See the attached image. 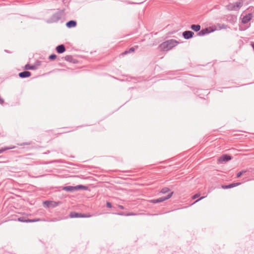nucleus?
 Masks as SVG:
<instances>
[{
	"label": "nucleus",
	"mask_w": 254,
	"mask_h": 254,
	"mask_svg": "<svg viewBox=\"0 0 254 254\" xmlns=\"http://www.w3.org/2000/svg\"><path fill=\"white\" fill-rule=\"evenodd\" d=\"M75 188H76V190H87L88 189L87 187L84 186L83 185H78V186H75Z\"/></svg>",
	"instance_id": "4468645a"
},
{
	"label": "nucleus",
	"mask_w": 254,
	"mask_h": 254,
	"mask_svg": "<svg viewBox=\"0 0 254 254\" xmlns=\"http://www.w3.org/2000/svg\"><path fill=\"white\" fill-rule=\"evenodd\" d=\"M179 42L175 40L171 39L162 43L160 46L159 48L161 51H168L177 46Z\"/></svg>",
	"instance_id": "f257e3e1"
},
{
	"label": "nucleus",
	"mask_w": 254,
	"mask_h": 254,
	"mask_svg": "<svg viewBox=\"0 0 254 254\" xmlns=\"http://www.w3.org/2000/svg\"><path fill=\"white\" fill-rule=\"evenodd\" d=\"M204 197H203H203H200L199 199H198L196 200L194 202V203H196V202H198L199 200H201V199H203Z\"/></svg>",
	"instance_id": "cd10ccee"
},
{
	"label": "nucleus",
	"mask_w": 254,
	"mask_h": 254,
	"mask_svg": "<svg viewBox=\"0 0 254 254\" xmlns=\"http://www.w3.org/2000/svg\"><path fill=\"white\" fill-rule=\"evenodd\" d=\"M194 33L190 31H187L183 32V36L185 39H189L192 37Z\"/></svg>",
	"instance_id": "6e6552de"
},
{
	"label": "nucleus",
	"mask_w": 254,
	"mask_h": 254,
	"mask_svg": "<svg viewBox=\"0 0 254 254\" xmlns=\"http://www.w3.org/2000/svg\"><path fill=\"white\" fill-rule=\"evenodd\" d=\"M191 28L195 31H198L200 29V26L199 25H192Z\"/></svg>",
	"instance_id": "2eb2a0df"
},
{
	"label": "nucleus",
	"mask_w": 254,
	"mask_h": 254,
	"mask_svg": "<svg viewBox=\"0 0 254 254\" xmlns=\"http://www.w3.org/2000/svg\"><path fill=\"white\" fill-rule=\"evenodd\" d=\"M200 196V194L199 193H197V194H195V195H194L192 197V198L193 199H195L197 197H199Z\"/></svg>",
	"instance_id": "5701e85b"
},
{
	"label": "nucleus",
	"mask_w": 254,
	"mask_h": 254,
	"mask_svg": "<svg viewBox=\"0 0 254 254\" xmlns=\"http://www.w3.org/2000/svg\"><path fill=\"white\" fill-rule=\"evenodd\" d=\"M241 184L240 183H233L229 185V189L237 187Z\"/></svg>",
	"instance_id": "f3484780"
},
{
	"label": "nucleus",
	"mask_w": 254,
	"mask_h": 254,
	"mask_svg": "<svg viewBox=\"0 0 254 254\" xmlns=\"http://www.w3.org/2000/svg\"><path fill=\"white\" fill-rule=\"evenodd\" d=\"M18 221L22 222H26L25 220H24L22 218H18Z\"/></svg>",
	"instance_id": "b1692460"
},
{
	"label": "nucleus",
	"mask_w": 254,
	"mask_h": 254,
	"mask_svg": "<svg viewBox=\"0 0 254 254\" xmlns=\"http://www.w3.org/2000/svg\"><path fill=\"white\" fill-rule=\"evenodd\" d=\"M253 18V14L252 13H249L246 15L244 16L242 18V22L244 24H246L250 21Z\"/></svg>",
	"instance_id": "0eeeda50"
},
{
	"label": "nucleus",
	"mask_w": 254,
	"mask_h": 254,
	"mask_svg": "<svg viewBox=\"0 0 254 254\" xmlns=\"http://www.w3.org/2000/svg\"><path fill=\"white\" fill-rule=\"evenodd\" d=\"M26 69H33V67L28 64L26 65L25 66Z\"/></svg>",
	"instance_id": "a878e982"
},
{
	"label": "nucleus",
	"mask_w": 254,
	"mask_h": 254,
	"mask_svg": "<svg viewBox=\"0 0 254 254\" xmlns=\"http://www.w3.org/2000/svg\"><path fill=\"white\" fill-rule=\"evenodd\" d=\"M31 75V73L29 71H23L19 73V76L21 78L28 77Z\"/></svg>",
	"instance_id": "1a4fd4ad"
},
{
	"label": "nucleus",
	"mask_w": 254,
	"mask_h": 254,
	"mask_svg": "<svg viewBox=\"0 0 254 254\" xmlns=\"http://www.w3.org/2000/svg\"><path fill=\"white\" fill-rule=\"evenodd\" d=\"M39 221H40L39 219L25 220L26 222H38Z\"/></svg>",
	"instance_id": "a211bd4d"
},
{
	"label": "nucleus",
	"mask_w": 254,
	"mask_h": 254,
	"mask_svg": "<svg viewBox=\"0 0 254 254\" xmlns=\"http://www.w3.org/2000/svg\"><path fill=\"white\" fill-rule=\"evenodd\" d=\"M135 214L133 213H127V214H126L125 215L126 216H132V215H135Z\"/></svg>",
	"instance_id": "bb28decb"
},
{
	"label": "nucleus",
	"mask_w": 254,
	"mask_h": 254,
	"mask_svg": "<svg viewBox=\"0 0 254 254\" xmlns=\"http://www.w3.org/2000/svg\"><path fill=\"white\" fill-rule=\"evenodd\" d=\"M221 188L223 189H229V185H222Z\"/></svg>",
	"instance_id": "4be33fe9"
},
{
	"label": "nucleus",
	"mask_w": 254,
	"mask_h": 254,
	"mask_svg": "<svg viewBox=\"0 0 254 254\" xmlns=\"http://www.w3.org/2000/svg\"><path fill=\"white\" fill-rule=\"evenodd\" d=\"M226 26L224 24H217L216 25H214L209 27H208V30L210 33L213 32L217 30H220L222 29L225 28Z\"/></svg>",
	"instance_id": "7ed1b4c3"
},
{
	"label": "nucleus",
	"mask_w": 254,
	"mask_h": 254,
	"mask_svg": "<svg viewBox=\"0 0 254 254\" xmlns=\"http://www.w3.org/2000/svg\"><path fill=\"white\" fill-rule=\"evenodd\" d=\"M170 191V190L169 189L167 188H163L162 190H161V192L162 193H167L168 192H169Z\"/></svg>",
	"instance_id": "6ab92c4d"
},
{
	"label": "nucleus",
	"mask_w": 254,
	"mask_h": 254,
	"mask_svg": "<svg viewBox=\"0 0 254 254\" xmlns=\"http://www.w3.org/2000/svg\"><path fill=\"white\" fill-rule=\"evenodd\" d=\"M239 5H238V6H241L242 5V3L241 2H239Z\"/></svg>",
	"instance_id": "c756f323"
},
{
	"label": "nucleus",
	"mask_w": 254,
	"mask_h": 254,
	"mask_svg": "<svg viewBox=\"0 0 254 254\" xmlns=\"http://www.w3.org/2000/svg\"><path fill=\"white\" fill-rule=\"evenodd\" d=\"M56 50L58 53H63L65 51V48L63 45H61L57 47Z\"/></svg>",
	"instance_id": "9b49d317"
},
{
	"label": "nucleus",
	"mask_w": 254,
	"mask_h": 254,
	"mask_svg": "<svg viewBox=\"0 0 254 254\" xmlns=\"http://www.w3.org/2000/svg\"><path fill=\"white\" fill-rule=\"evenodd\" d=\"M208 33H210L209 30H208V28H205L204 29H202L200 32H199V34L200 35H204L206 34H208Z\"/></svg>",
	"instance_id": "dca6fc26"
},
{
	"label": "nucleus",
	"mask_w": 254,
	"mask_h": 254,
	"mask_svg": "<svg viewBox=\"0 0 254 254\" xmlns=\"http://www.w3.org/2000/svg\"><path fill=\"white\" fill-rule=\"evenodd\" d=\"M173 192H171L170 194H169L166 197H160L157 199H153L150 200V202L153 203H158L160 202H163L166 200L169 199L173 195Z\"/></svg>",
	"instance_id": "39448f33"
},
{
	"label": "nucleus",
	"mask_w": 254,
	"mask_h": 254,
	"mask_svg": "<svg viewBox=\"0 0 254 254\" xmlns=\"http://www.w3.org/2000/svg\"><path fill=\"white\" fill-rule=\"evenodd\" d=\"M106 204H107V206L109 208H111L112 207L111 203L109 202H107Z\"/></svg>",
	"instance_id": "393cba45"
},
{
	"label": "nucleus",
	"mask_w": 254,
	"mask_h": 254,
	"mask_svg": "<svg viewBox=\"0 0 254 254\" xmlns=\"http://www.w3.org/2000/svg\"><path fill=\"white\" fill-rule=\"evenodd\" d=\"M119 215H123V214H122V213H119Z\"/></svg>",
	"instance_id": "7c9ffc66"
},
{
	"label": "nucleus",
	"mask_w": 254,
	"mask_h": 254,
	"mask_svg": "<svg viewBox=\"0 0 254 254\" xmlns=\"http://www.w3.org/2000/svg\"><path fill=\"white\" fill-rule=\"evenodd\" d=\"M66 25L68 28L74 27L76 25V22L75 21L70 20L66 23Z\"/></svg>",
	"instance_id": "9d476101"
},
{
	"label": "nucleus",
	"mask_w": 254,
	"mask_h": 254,
	"mask_svg": "<svg viewBox=\"0 0 254 254\" xmlns=\"http://www.w3.org/2000/svg\"><path fill=\"white\" fill-rule=\"evenodd\" d=\"M69 216L70 218H78V217H90L91 215H84L82 214L81 213H76L75 212H71L69 214Z\"/></svg>",
	"instance_id": "423d86ee"
},
{
	"label": "nucleus",
	"mask_w": 254,
	"mask_h": 254,
	"mask_svg": "<svg viewBox=\"0 0 254 254\" xmlns=\"http://www.w3.org/2000/svg\"><path fill=\"white\" fill-rule=\"evenodd\" d=\"M119 207L122 209H124V207L122 205H119Z\"/></svg>",
	"instance_id": "c85d7f7f"
},
{
	"label": "nucleus",
	"mask_w": 254,
	"mask_h": 254,
	"mask_svg": "<svg viewBox=\"0 0 254 254\" xmlns=\"http://www.w3.org/2000/svg\"><path fill=\"white\" fill-rule=\"evenodd\" d=\"M246 172V171L245 170H243V171H242L240 172H239L237 175V177L238 178H239L244 173H245Z\"/></svg>",
	"instance_id": "aec40b11"
},
{
	"label": "nucleus",
	"mask_w": 254,
	"mask_h": 254,
	"mask_svg": "<svg viewBox=\"0 0 254 254\" xmlns=\"http://www.w3.org/2000/svg\"><path fill=\"white\" fill-rule=\"evenodd\" d=\"M43 203L44 206L47 208L55 207L59 204V202L54 201H45Z\"/></svg>",
	"instance_id": "20e7f679"
},
{
	"label": "nucleus",
	"mask_w": 254,
	"mask_h": 254,
	"mask_svg": "<svg viewBox=\"0 0 254 254\" xmlns=\"http://www.w3.org/2000/svg\"><path fill=\"white\" fill-rule=\"evenodd\" d=\"M63 189L64 190L68 191H74L76 190V188H75V187H72V186L65 187Z\"/></svg>",
	"instance_id": "f8f14e48"
},
{
	"label": "nucleus",
	"mask_w": 254,
	"mask_h": 254,
	"mask_svg": "<svg viewBox=\"0 0 254 254\" xmlns=\"http://www.w3.org/2000/svg\"><path fill=\"white\" fill-rule=\"evenodd\" d=\"M135 50V47H132L130 48L128 51H126L124 52H123L122 54V55H125L130 53H133L134 52Z\"/></svg>",
	"instance_id": "ddd939ff"
},
{
	"label": "nucleus",
	"mask_w": 254,
	"mask_h": 254,
	"mask_svg": "<svg viewBox=\"0 0 254 254\" xmlns=\"http://www.w3.org/2000/svg\"><path fill=\"white\" fill-rule=\"evenodd\" d=\"M232 159V157L228 154H223L219 157L217 159L218 163L222 164L224 162H227Z\"/></svg>",
	"instance_id": "f03ea898"
},
{
	"label": "nucleus",
	"mask_w": 254,
	"mask_h": 254,
	"mask_svg": "<svg viewBox=\"0 0 254 254\" xmlns=\"http://www.w3.org/2000/svg\"><path fill=\"white\" fill-rule=\"evenodd\" d=\"M56 58V56L55 55H51L49 57V59L51 60H55Z\"/></svg>",
	"instance_id": "412c9836"
}]
</instances>
